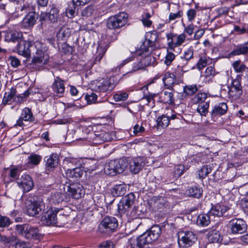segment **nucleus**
I'll return each mask as SVG.
<instances>
[{
  "label": "nucleus",
  "instance_id": "obj_1",
  "mask_svg": "<svg viewBox=\"0 0 248 248\" xmlns=\"http://www.w3.org/2000/svg\"><path fill=\"white\" fill-rule=\"evenodd\" d=\"M59 211V209L57 208H51L48 209L41 217V224L44 226L63 227L67 222V217L60 215L58 217L57 214Z\"/></svg>",
  "mask_w": 248,
  "mask_h": 248
},
{
  "label": "nucleus",
  "instance_id": "obj_2",
  "mask_svg": "<svg viewBox=\"0 0 248 248\" xmlns=\"http://www.w3.org/2000/svg\"><path fill=\"white\" fill-rule=\"evenodd\" d=\"M93 131L88 133L86 140L91 144H100L112 139L110 133L105 128L102 129L101 125L94 126Z\"/></svg>",
  "mask_w": 248,
  "mask_h": 248
},
{
  "label": "nucleus",
  "instance_id": "obj_3",
  "mask_svg": "<svg viewBox=\"0 0 248 248\" xmlns=\"http://www.w3.org/2000/svg\"><path fill=\"white\" fill-rule=\"evenodd\" d=\"M118 83L117 78L115 76L109 78H101L93 81V90L99 93H106L112 91Z\"/></svg>",
  "mask_w": 248,
  "mask_h": 248
},
{
  "label": "nucleus",
  "instance_id": "obj_4",
  "mask_svg": "<svg viewBox=\"0 0 248 248\" xmlns=\"http://www.w3.org/2000/svg\"><path fill=\"white\" fill-rule=\"evenodd\" d=\"M46 50L45 45L41 42V47L40 49L36 48L33 52L31 64L33 68L40 70L47 63L49 58L45 52Z\"/></svg>",
  "mask_w": 248,
  "mask_h": 248
},
{
  "label": "nucleus",
  "instance_id": "obj_5",
  "mask_svg": "<svg viewBox=\"0 0 248 248\" xmlns=\"http://www.w3.org/2000/svg\"><path fill=\"white\" fill-rule=\"evenodd\" d=\"M42 199L37 197L29 198L25 202L26 212L30 217H34L45 209Z\"/></svg>",
  "mask_w": 248,
  "mask_h": 248
},
{
  "label": "nucleus",
  "instance_id": "obj_6",
  "mask_svg": "<svg viewBox=\"0 0 248 248\" xmlns=\"http://www.w3.org/2000/svg\"><path fill=\"white\" fill-rule=\"evenodd\" d=\"M16 229L18 234L27 239H39L41 237L38 228L29 224L17 225Z\"/></svg>",
  "mask_w": 248,
  "mask_h": 248
},
{
  "label": "nucleus",
  "instance_id": "obj_7",
  "mask_svg": "<svg viewBox=\"0 0 248 248\" xmlns=\"http://www.w3.org/2000/svg\"><path fill=\"white\" fill-rule=\"evenodd\" d=\"M128 166V162L124 159L110 160L105 168V172L107 175H115L122 173Z\"/></svg>",
  "mask_w": 248,
  "mask_h": 248
},
{
  "label": "nucleus",
  "instance_id": "obj_8",
  "mask_svg": "<svg viewBox=\"0 0 248 248\" xmlns=\"http://www.w3.org/2000/svg\"><path fill=\"white\" fill-rule=\"evenodd\" d=\"M41 47V42L40 41H36L32 44L31 41H25L18 43L17 49L19 55L28 58L31 57L36 48L40 49Z\"/></svg>",
  "mask_w": 248,
  "mask_h": 248
},
{
  "label": "nucleus",
  "instance_id": "obj_9",
  "mask_svg": "<svg viewBox=\"0 0 248 248\" xmlns=\"http://www.w3.org/2000/svg\"><path fill=\"white\" fill-rule=\"evenodd\" d=\"M127 21V14L121 12L114 16L109 17L107 20V26L109 30H116L124 26Z\"/></svg>",
  "mask_w": 248,
  "mask_h": 248
},
{
  "label": "nucleus",
  "instance_id": "obj_10",
  "mask_svg": "<svg viewBox=\"0 0 248 248\" xmlns=\"http://www.w3.org/2000/svg\"><path fill=\"white\" fill-rule=\"evenodd\" d=\"M161 233V229L159 225L153 226L150 230L140 234V242L143 243H151L157 240Z\"/></svg>",
  "mask_w": 248,
  "mask_h": 248
},
{
  "label": "nucleus",
  "instance_id": "obj_11",
  "mask_svg": "<svg viewBox=\"0 0 248 248\" xmlns=\"http://www.w3.org/2000/svg\"><path fill=\"white\" fill-rule=\"evenodd\" d=\"M196 234L192 231H182L179 233L178 243L182 247L188 248L196 241Z\"/></svg>",
  "mask_w": 248,
  "mask_h": 248
},
{
  "label": "nucleus",
  "instance_id": "obj_12",
  "mask_svg": "<svg viewBox=\"0 0 248 248\" xmlns=\"http://www.w3.org/2000/svg\"><path fill=\"white\" fill-rule=\"evenodd\" d=\"M229 227L231 232L233 234H242L247 230L246 222L241 218H233L229 223Z\"/></svg>",
  "mask_w": 248,
  "mask_h": 248
},
{
  "label": "nucleus",
  "instance_id": "obj_13",
  "mask_svg": "<svg viewBox=\"0 0 248 248\" xmlns=\"http://www.w3.org/2000/svg\"><path fill=\"white\" fill-rule=\"evenodd\" d=\"M64 190L69 195L75 199H79L84 194L82 186L78 183H73L65 185Z\"/></svg>",
  "mask_w": 248,
  "mask_h": 248
},
{
  "label": "nucleus",
  "instance_id": "obj_14",
  "mask_svg": "<svg viewBox=\"0 0 248 248\" xmlns=\"http://www.w3.org/2000/svg\"><path fill=\"white\" fill-rule=\"evenodd\" d=\"M145 40L140 46V51L142 50L148 53L149 49L155 46V42L157 39V32H146Z\"/></svg>",
  "mask_w": 248,
  "mask_h": 248
},
{
  "label": "nucleus",
  "instance_id": "obj_15",
  "mask_svg": "<svg viewBox=\"0 0 248 248\" xmlns=\"http://www.w3.org/2000/svg\"><path fill=\"white\" fill-rule=\"evenodd\" d=\"M150 209L153 211H161L165 207L166 199L162 196H153L148 202Z\"/></svg>",
  "mask_w": 248,
  "mask_h": 248
},
{
  "label": "nucleus",
  "instance_id": "obj_16",
  "mask_svg": "<svg viewBox=\"0 0 248 248\" xmlns=\"http://www.w3.org/2000/svg\"><path fill=\"white\" fill-rule=\"evenodd\" d=\"M243 93L242 87L241 84V78L237 76L235 79L232 80L229 91L230 96L236 99L241 96Z\"/></svg>",
  "mask_w": 248,
  "mask_h": 248
},
{
  "label": "nucleus",
  "instance_id": "obj_17",
  "mask_svg": "<svg viewBox=\"0 0 248 248\" xmlns=\"http://www.w3.org/2000/svg\"><path fill=\"white\" fill-rule=\"evenodd\" d=\"M18 186L23 189L24 192H28L31 190L34 186L33 182L31 177L28 174H24L17 181Z\"/></svg>",
  "mask_w": 248,
  "mask_h": 248
},
{
  "label": "nucleus",
  "instance_id": "obj_18",
  "mask_svg": "<svg viewBox=\"0 0 248 248\" xmlns=\"http://www.w3.org/2000/svg\"><path fill=\"white\" fill-rule=\"evenodd\" d=\"M162 80L166 88L171 91L173 90V87L175 85L179 83L176 76L170 72H166L163 74Z\"/></svg>",
  "mask_w": 248,
  "mask_h": 248
},
{
  "label": "nucleus",
  "instance_id": "obj_19",
  "mask_svg": "<svg viewBox=\"0 0 248 248\" xmlns=\"http://www.w3.org/2000/svg\"><path fill=\"white\" fill-rule=\"evenodd\" d=\"M33 120L34 118L31 110L28 108H25L22 110L20 117L17 120L14 126L15 127H22L24 125V121L31 122L33 121Z\"/></svg>",
  "mask_w": 248,
  "mask_h": 248
},
{
  "label": "nucleus",
  "instance_id": "obj_20",
  "mask_svg": "<svg viewBox=\"0 0 248 248\" xmlns=\"http://www.w3.org/2000/svg\"><path fill=\"white\" fill-rule=\"evenodd\" d=\"M229 208L221 203H217L214 205H212L211 208L209 211V214H210L212 217H220L227 216L226 215L227 211L229 210Z\"/></svg>",
  "mask_w": 248,
  "mask_h": 248
},
{
  "label": "nucleus",
  "instance_id": "obj_21",
  "mask_svg": "<svg viewBox=\"0 0 248 248\" xmlns=\"http://www.w3.org/2000/svg\"><path fill=\"white\" fill-rule=\"evenodd\" d=\"M228 110V106L225 103H220L213 107L211 112V118L216 121L218 117L225 114Z\"/></svg>",
  "mask_w": 248,
  "mask_h": 248
},
{
  "label": "nucleus",
  "instance_id": "obj_22",
  "mask_svg": "<svg viewBox=\"0 0 248 248\" xmlns=\"http://www.w3.org/2000/svg\"><path fill=\"white\" fill-rule=\"evenodd\" d=\"M52 89L55 95L59 97L62 96L65 91L64 80L61 79L59 77L55 78L52 84Z\"/></svg>",
  "mask_w": 248,
  "mask_h": 248
},
{
  "label": "nucleus",
  "instance_id": "obj_23",
  "mask_svg": "<svg viewBox=\"0 0 248 248\" xmlns=\"http://www.w3.org/2000/svg\"><path fill=\"white\" fill-rule=\"evenodd\" d=\"M83 174V170L79 167L68 168L66 170L65 176L70 181H75L79 179Z\"/></svg>",
  "mask_w": 248,
  "mask_h": 248
},
{
  "label": "nucleus",
  "instance_id": "obj_24",
  "mask_svg": "<svg viewBox=\"0 0 248 248\" xmlns=\"http://www.w3.org/2000/svg\"><path fill=\"white\" fill-rule=\"evenodd\" d=\"M101 225L106 229L114 230L118 227L117 219L113 217H106L101 222Z\"/></svg>",
  "mask_w": 248,
  "mask_h": 248
},
{
  "label": "nucleus",
  "instance_id": "obj_25",
  "mask_svg": "<svg viewBox=\"0 0 248 248\" xmlns=\"http://www.w3.org/2000/svg\"><path fill=\"white\" fill-rule=\"evenodd\" d=\"M36 18L35 13L30 12L22 20L21 25L24 29H29L34 25Z\"/></svg>",
  "mask_w": 248,
  "mask_h": 248
},
{
  "label": "nucleus",
  "instance_id": "obj_26",
  "mask_svg": "<svg viewBox=\"0 0 248 248\" xmlns=\"http://www.w3.org/2000/svg\"><path fill=\"white\" fill-rule=\"evenodd\" d=\"M116 39V37H115L113 39H107V41L104 42V44H102L101 43L98 45V46L97 48V56L94 60L95 63H97V62H99L100 60L102 59L104 55L105 54L106 51H107L108 48V43L109 41L114 40Z\"/></svg>",
  "mask_w": 248,
  "mask_h": 248
},
{
  "label": "nucleus",
  "instance_id": "obj_27",
  "mask_svg": "<svg viewBox=\"0 0 248 248\" xmlns=\"http://www.w3.org/2000/svg\"><path fill=\"white\" fill-rule=\"evenodd\" d=\"M151 51L152 49H149V53L143 50L140 51V64L142 66L146 67L151 65L155 61L154 58L150 55Z\"/></svg>",
  "mask_w": 248,
  "mask_h": 248
},
{
  "label": "nucleus",
  "instance_id": "obj_28",
  "mask_svg": "<svg viewBox=\"0 0 248 248\" xmlns=\"http://www.w3.org/2000/svg\"><path fill=\"white\" fill-rule=\"evenodd\" d=\"M151 84V82H150L142 88H140V90L142 91L143 93V96L140 98V101L143 106H149V103L153 100L154 96L148 91V87Z\"/></svg>",
  "mask_w": 248,
  "mask_h": 248
},
{
  "label": "nucleus",
  "instance_id": "obj_29",
  "mask_svg": "<svg viewBox=\"0 0 248 248\" xmlns=\"http://www.w3.org/2000/svg\"><path fill=\"white\" fill-rule=\"evenodd\" d=\"M174 45L171 41L168 42V47L167 49V53L165 56L164 61V63L167 66L170 65L175 58V55L173 53V51H174Z\"/></svg>",
  "mask_w": 248,
  "mask_h": 248
},
{
  "label": "nucleus",
  "instance_id": "obj_30",
  "mask_svg": "<svg viewBox=\"0 0 248 248\" xmlns=\"http://www.w3.org/2000/svg\"><path fill=\"white\" fill-rule=\"evenodd\" d=\"M248 41L245 43L244 45H240L234 47L233 49L229 54L230 56H234L238 55H248Z\"/></svg>",
  "mask_w": 248,
  "mask_h": 248
},
{
  "label": "nucleus",
  "instance_id": "obj_31",
  "mask_svg": "<svg viewBox=\"0 0 248 248\" xmlns=\"http://www.w3.org/2000/svg\"><path fill=\"white\" fill-rule=\"evenodd\" d=\"M211 215L209 213L200 214L197 218V224L201 227L207 226L213 219Z\"/></svg>",
  "mask_w": 248,
  "mask_h": 248
},
{
  "label": "nucleus",
  "instance_id": "obj_32",
  "mask_svg": "<svg viewBox=\"0 0 248 248\" xmlns=\"http://www.w3.org/2000/svg\"><path fill=\"white\" fill-rule=\"evenodd\" d=\"M5 40L7 42H19L23 39L22 32H5Z\"/></svg>",
  "mask_w": 248,
  "mask_h": 248
},
{
  "label": "nucleus",
  "instance_id": "obj_33",
  "mask_svg": "<svg viewBox=\"0 0 248 248\" xmlns=\"http://www.w3.org/2000/svg\"><path fill=\"white\" fill-rule=\"evenodd\" d=\"M168 39V42L171 41L174 45V48L176 46H180L185 40L186 36L184 33L181 34L178 36L172 34V33H169L167 34Z\"/></svg>",
  "mask_w": 248,
  "mask_h": 248
},
{
  "label": "nucleus",
  "instance_id": "obj_34",
  "mask_svg": "<svg viewBox=\"0 0 248 248\" xmlns=\"http://www.w3.org/2000/svg\"><path fill=\"white\" fill-rule=\"evenodd\" d=\"M160 101L165 104H174V98L172 92L164 91L160 93L159 96Z\"/></svg>",
  "mask_w": 248,
  "mask_h": 248
},
{
  "label": "nucleus",
  "instance_id": "obj_35",
  "mask_svg": "<svg viewBox=\"0 0 248 248\" xmlns=\"http://www.w3.org/2000/svg\"><path fill=\"white\" fill-rule=\"evenodd\" d=\"M46 160V167L48 170H52L58 164V156L57 154H52L45 158Z\"/></svg>",
  "mask_w": 248,
  "mask_h": 248
},
{
  "label": "nucleus",
  "instance_id": "obj_36",
  "mask_svg": "<svg viewBox=\"0 0 248 248\" xmlns=\"http://www.w3.org/2000/svg\"><path fill=\"white\" fill-rule=\"evenodd\" d=\"M64 169L67 170L68 168H73L79 167L81 166L80 160L78 158L73 157L66 158L63 161Z\"/></svg>",
  "mask_w": 248,
  "mask_h": 248
},
{
  "label": "nucleus",
  "instance_id": "obj_37",
  "mask_svg": "<svg viewBox=\"0 0 248 248\" xmlns=\"http://www.w3.org/2000/svg\"><path fill=\"white\" fill-rule=\"evenodd\" d=\"M186 193L189 196L199 198L202 195V190L199 186H193L187 188Z\"/></svg>",
  "mask_w": 248,
  "mask_h": 248
},
{
  "label": "nucleus",
  "instance_id": "obj_38",
  "mask_svg": "<svg viewBox=\"0 0 248 248\" xmlns=\"http://www.w3.org/2000/svg\"><path fill=\"white\" fill-rule=\"evenodd\" d=\"M49 20L52 23L57 21L59 16V10L56 5L53 4L50 11L47 14Z\"/></svg>",
  "mask_w": 248,
  "mask_h": 248
},
{
  "label": "nucleus",
  "instance_id": "obj_39",
  "mask_svg": "<svg viewBox=\"0 0 248 248\" xmlns=\"http://www.w3.org/2000/svg\"><path fill=\"white\" fill-rule=\"evenodd\" d=\"M16 91L15 88H11L8 92H6L4 95L2 100L3 104H10L12 101L14 100V96L16 95Z\"/></svg>",
  "mask_w": 248,
  "mask_h": 248
},
{
  "label": "nucleus",
  "instance_id": "obj_40",
  "mask_svg": "<svg viewBox=\"0 0 248 248\" xmlns=\"http://www.w3.org/2000/svg\"><path fill=\"white\" fill-rule=\"evenodd\" d=\"M170 123V117L163 115L157 118L156 120L157 129H161L167 127Z\"/></svg>",
  "mask_w": 248,
  "mask_h": 248
},
{
  "label": "nucleus",
  "instance_id": "obj_41",
  "mask_svg": "<svg viewBox=\"0 0 248 248\" xmlns=\"http://www.w3.org/2000/svg\"><path fill=\"white\" fill-rule=\"evenodd\" d=\"M212 171V168L208 165H203L200 170L197 171V174L199 179H204Z\"/></svg>",
  "mask_w": 248,
  "mask_h": 248
},
{
  "label": "nucleus",
  "instance_id": "obj_42",
  "mask_svg": "<svg viewBox=\"0 0 248 248\" xmlns=\"http://www.w3.org/2000/svg\"><path fill=\"white\" fill-rule=\"evenodd\" d=\"M126 190V188L125 185L122 184L115 186L112 192L114 196L118 197L124 195Z\"/></svg>",
  "mask_w": 248,
  "mask_h": 248
},
{
  "label": "nucleus",
  "instance_id": "obj_43",
  "mask_svg": "<svg viewBox=\"0 0 248 248\" xmlns=\"http://www.w3.org/2000/svg\"><path fill=\"white\" fill-rule=\"evenodd\" d=\"M140 159L139 158H132L129 163V169L133 174H137L140 171Z\"/></svg>",
  "mask_w": 248,
  "mask_h": 248
},
{
  "label": "nucleus",
  "instance_id": "obj_44",
  "mask_svg": "<svg viewBox=\"0 0 248 248\" xmlns=\"http://www.w3.org/2000/svg\"><path fill=\"white\" fill-rule=\"evenodd\" d=\"M28 164L32 166L38 165L42 160V157L38 155L32 154L28 158Z\"/></svg>",
  "mask_w": 248,
  "mask_h": 248
},
{
  "label": "nucleus",
  "instance_id": "obj_45",
  "mask_svg": "<svg viewBox=\"0 0 248 248\" xmlns=\"http://www.w3.org/2000/svg\"><path fill=\"white\" fill-rule=\"evenodd\" d=\"M135 200V196L134 193H130L124 197L120 201L123 203H125L130 207L134 203Z\"/></svg>",
  "mask_w": 248,
  "mask_h": 248
},
{
  "label": "nucleus",
  "instance_id": "obj_46",
  "mask_svg": "<svg viewBox=\"0 0 248 248\" xmlns=\"http://www.w3.org/2000/svg\"><path fill=\"white\" fill-rule=\"evenodd\" d=\"M76 8L75 2L73 1L68 5L65 10L66 15L68 18H72L75 16L76 15Z\"/></svg>",
  "mask_w": 248,
  "mask_h": 248
},
{
  "label": "nucleus",
  "instance_id": "obj_47",
  "mask_svg": "<svg viewBox=\"0 0 248 248\" xmlns=\"http://www.w3.org/2000/svg\"><path fill=\"white\" fill-rule=\"evenodd\" d=\"M207 98V95L205 93H198L193 98V101L194 103L202 104L205 103Z\"/></svg>",
  "mask_w": 248,
  "mask_h": 248
},
{
  "label": "nucleus",
  "instance_id": "obj_48",
  "mask_svg": "<svg viewBox=\"0 0 248 248\" xmlns=\"http://www.w3.org/2000/svg\"><path fill=\"white\" fill-rule=\"evenodd\" d=\"M209 101H207L205 103H202L198 105L197 109L201 115L205 116L208 112V109L209 107Z\"/></svg>",
  "mask_w": 248,
  "mask_h": 248
},
{
  "label": "nucleus",
  "instance_id": "obj_49",
  "mask_svg": "<svg viewBox=\"0 0 248 248\" xmlns=\"http://www.w3.org/2000/svg\"><path fill=\"white\" fill-rule=\"evenodd\" d=\"M232 67L236 73H242L246 69V66L241 63L240 60L234 61L232 63Z\"/></svg>",
  "mask_w": 248,
  "mask_h": 248
},
{
  "label": "nucleus",
  "instance_id": "obj_50",
  "mask_svg": "<svg viewBox=\"0 0 248 248\" xmlns=\"http://www.w3.org/2000/svg\"><path fill=\"white\" fill-rule=\"evenodd\" d=\"M198 91L195 85H187L184 87V92L187 95H192Z\"/></svg>",
  "mask_w": 248,
  "mask_h": 248
},
{
  "label": "nucleus",
  "instance_id": "obj_51",
  "mask_svg": "<svg viewBox=\"0 0 248 248\" xmlns=\"http://www.w3.org/2000/svg\"><path fill=\"white\" fill-rule=\"evenodd\" d=\"M131 248H140V235H136L129 239Z\"/></svg>",
  "mask_w": 248,
  "mask_h": 248
},
{
  "label": "nucleus",
  "instance_id": "obj_52",
  "mask_svg": "<svg viewBox=\"0 0 248 248\" xmlns=\"http://www.w3.org/2000/svg\"><path fill=\"white\" fill-rule=\"evenodd\" d=\"M129 208L130 207L128 206L127 204L125 203H123L121 201H120L118 204V211L119 214L121 215L127 214Z\"/></svg>",
  "mask_w": 248,
  "mask_h": 248
},
{
  "label": "nucleus",
  "instance_id": "obj_53",
  "mask_svg": "<svg viewBox=\"0 0 248 248\" xmlns=\"http://www.w3.org/2000/svg\"><path fill=\"white\" fill-rule=\"evenodd\" d=\"M216 73L214 67L212 66H209L206 69L204 72V76L206 78L211 79L216 75Z\"/></svg>",
  "mask_w": 248,
  "mask_h": 248
},
{
  "label": "nucleus",
  "instance_id": "obj_54",
  "mask_svg": "<svg viewBox=\"0 0 248 248\" xmlns=\"http://www.w3.org/2000/svg\"><path fill=\"white\" fill-rule=\"evenodd\" d=\"M208 240L212 243H217L220 240V234L218 232H212L208 235Z\"/></svg>",
  "mask_w": 248,
  "mask_h": 248
},
{
  "label": "nucleus",
  "instance_id": "obj_55",
  "mask_svg": "<svg viewBox=\"0 0 248 248\" xmlns=\"http://www.w3.org/2000/svg\"><path fill=\"white\" fill-rule=\"evenodd\" d=\"M185 171V166L183 165H178L174 168V173L175 177L181 176Z\"/></svg>",
  "mask_w": 248,
  "mask_h": 248
},
{
  "label": "nucleus",
  "instance_id": "obj_56",
  "mask_svg": "<svg viewBox=\"0 0 248 248\" xmlns=\"http://www.w3.org/2000/svg\"><path fill=\"white\" fill-rule=\"evenodd\" d=\"M207 64V59L205 56L202 57L197 63V68L201 70L205 67Z\"/></svg>",
  "mask_w": 248,
  "mask_h": 248
},
{
  "label": "nucleus",
  "instance_id": "obj_57",
  "mask_svg": "<svg viewBox=\"0 0 248 248\" xmlns=\"http://www.w3.org/2000/svg\"><path fill=\"white\" fill-rule=\"evenodd\" d=\"M128 94L126 93L121 92L114 95L113 98L116 101H124L127 99Z\"/></svg>",
  "mask_w": 248,
  "mask_h": 248
},
{
  "label": "nucleus",
  "instance_id": "obj_58",
  "mask_svg": "<svg viewBox=\"0 0 248 248\" xmlns=\"http://www.w3.org/2000/svg\"><path fill=\"white\" fill-rule=\"evenodd\" d=\"M94 8L93 6L89 5L82 10L81 14L83 16H90L93 13Z\"/></svg>",
  "mask_w": 248,
  "mask_h": 248
},
{
  "label": "nucleus",
  "instance_id": "obj_59",
  "mask_svg": "<svg viewBox=\"0 0 248 248\" xmlns=\"http://www.w3.org/2000/svg\"><path fill=\"white\" fill-rule=\"evenodd\" d=\"M97 98V95L93 93H92L91 94H87L85 95V99L87 100L88 104L95 103L96 101Z\"/></svg>",
  "mask_w": 248,
  "mask_h": 248
},
{
  "label": "nucleus",
  "instance_id": "obj_60",
  "mask_svg": "<svg viewBox=\"0 0 248 248\" xmlns=\"http://www.w3.org/2000/svg\"><path fill=\"white\" fill-rule=\"evenodd\" d=\"M10 224L11 221L8 217L0 215V227H6Z\"/></svg>",
  "mask_w": 248,
  "mask_h": 248
},
{
  "label": "nucleus",
  "instance_id": "obj_61",
  "mask_svg": "<svg viewBox=\"0 0 248 248\" xmlns=\"http://www.w3.org/2000/svg\"><path fill=\"white\" fill-rule=\"evenodd\" d=\"M186 16L188 21H193L196 16V10L194 9H189L186 12Z\"/></svg>",
  "mask_w": 248,
  "mask_h": 248
},
{
  "label": "nucleus",
  "instance_id": "obj_62",
  "mask_svg": "<svg viewBox=\"0 0 248 248\" xmlns=\"http://www.w3.org/2000/svg\"><path fill=\"white\" fill-rule=\"evenodd\" d=\"M19 172L18 168L14 167L10 169L9 175L13 179H16L19 175Z\"/></svg>",
  "mask_w": 248,
  "mask_h": 248
},
{
  "label": "nucleus",
  "instance_id": "obj_63",
  "mask_svg": "<svg viewBox=\"0 0 248 248\" xmlns=\"http://www.w3.org/2000/svg\"><path fill=\"white\" fill-rule=\"evenodd\" d=\"M11 65L14 67H17L20 64V61L15 56H10L9 58Z\"/></svg>",
  "mask_w": 248,
  "mask_h": 248
},
{
  "label": "nucleus",
  "instance_id": "obj_64",
  "mask_svg": "<svg viewBox=\"0 0 248 248\" xmlns=\"http://www.w3.org/2000/svg\"><path fill=\"white\" fill-rule=\"evenodd\" d=\"M113 243L111 241H106L99 245V248H113Z\"/></svg>",
  "mask_w": 248,
  "mask_h": 248
}]
</instances>
